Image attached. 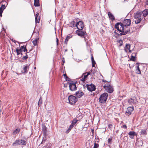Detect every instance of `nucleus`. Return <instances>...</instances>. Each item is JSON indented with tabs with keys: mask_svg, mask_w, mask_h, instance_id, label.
I'll return each mask as SVG.
<instances>
[{
	"mask_svg": "<svg viewBox=\"0 0 148 148\" xmlns=\"http://www.w3.org/2000/svg\"><path fill=\"white\" fill-rule=\"evenodd\" d=\"M141 11H138L134 14L135 22L136 24H138L140 23L143 17L141 14Z\"/></svg>",
	"mask_w": 148,
	"mask_h": 148,
	"instance_id": "1",
	"label": "nucleus"
},
{
	"mask_svg": "<svg viewBox=\"0 0 148 148\" xmlns=\"http://www.w3.org/2000/svg\"><path fill=\"white\" fill-rule=\"evenodd\" d=\"M108 94L106 92L102 94L99 98V101L101 103H105L107 99Z\"/></svg>",
	"mask_w": 148,
	"mask_h": 148,
	"instance_id": "2",
	"label": "nucleus"
},
{
	"mask_svg": "<svg viewBox=\"0 0 148 148\" xmlns=\"http://www.w3.org/2000/svg\"><path fill=\"white\" fill-rule=\"evenodd\" d=\"M26 144V141L23 140L19 139L16 140L12 144L13 146L20 145H25Z\"/></svg>",
	"mask_w": 148,
	"mask_h": 148,
	"instance_id": "3",
	"label": "nucleus"
},
{
	"mask_svg": "<svg viewBox=\"0 0 148 148\" xmlns=\"http://www.w3.org/2000/svg\"><path fill=\"white\" fill-rule=\"evenodd\" d=\"M68 99L69 103L71 105H74L77 101L76 97L73 95H70L69 96Z\"/></svg>",
	"mask_w": 148,
	"mask_h": 148,
	"instance_id": "4",
	"label": "nucleus"
},
{
	"mask_svg": "<svg viewBox=\"0 0 148 148\" xmlns=\"http://www.w3.org/2000/svg\"><path fill=\"white\" fill-rule=\"evenodd\" d=\"M103 87L108 92L111 93L113 91L112 86L109 84H105Z\"/></svg>",
	"mask_w": 148,
	"mask_h": 148,
	"instance_id": "5",
	"label": "nucleus"
},
{
	"mask_svg": "<svg viewBox=\"0 0 148 148\" xmlns=\"http://www.w3.org/2000/svg\"><path fill=\"white\" fill-rule=\"evenodd\" d=\"M86 87L87 88V89L89 91L92 92L95 90L96 88L95 86L93 84H91L90 85L86 84Z\"/></svg>",
	"mask_w": 148,
	"mask_h": 148,
	"instance_id": "6",
	"label": "nucleus"
},
{
	"mask_svg": "<svg viewBox=\"0 0 148 148\" xmlns=\"http://www.w3.org/2000/svg\"><path fill=\"white\" fill-rule=\"evenodd\" d=\"M76 26L79 30H82L84 28L83 23L82 21H79L76 23Z\"/></svg>",
	"mask_w": 148,
	"mask_h": 148,
	"instance_id": "7",
	"label": "nucleus"
},
{
	"mask_svg": "<svg viewBox=\"0 0 148 148\" xmlns=\"http://www.w3.org/2000/svg\"><path fill=\"white\" fill-rule=\"evenodd\" d=\"M81 30H77L76 31V33L79 36H80L82 37L83 36L85 40L86 41V38H85L86 35V32H84L82 31H80Z\"/></svg>",
	"mask_w": 148,
	"mask_h": 148,
	"instance_id": "8",
	"label": "nucleus"
},
{
	"mask_svg": "<svg viewBox=\"0 0 148 148\" xmlns=\"http://www.w3.org/2000/svg\"><path fill=\"white\" fill-rule=\"evenodd\" d=\"M29 65L25 64L23 66V70L21 72L23 73H26L28 72L29 68Z\"/></svg>",
	"mask_w": 148,
	"mask_h": 148,
	"instance_id": "9",
	"label": "nucleus"
},
{
	"mask_svg": "<svg viewBox=\"0 0 148 148\" xmlns=\"http://www.w3.org/2000/svg\"><path fill=\"white\" fill-rule=\"evenodd\" d=\"M69 87L70 90L72 91L75 90L77 89V87L75 83H69Z\"/></svg>",
	"mask_w": 148,
	"mask_h": 148,
	"instance_id": "10",
	"label": "nucleus"
},
{
	"mask_svg": "<svg viewBox=\"0 0 148 148\" xmlns=\"http://www.w3.org/2000/svg\"><path fill=\"white\" fill-rule=\"evenodd\" d=\"M133 110L134 107L133 106L128 107L127 108V110L126 111V113L129 116L131 114V112H132Z\"/></svg>",
	"mask_w": 148,
	"mask_h": 148,
	"instance_id": "11",
	"label": "nucleus"
},
{
	"mask_svg": "<svg viewBox=\"0 0 148 148\" xmlns=\"http://www.w3.org/2000/svg\"><path fill=\"white\" fill-rule=\"evenodd\" d=\"M131 21L130 19H126L124 20L123 21V23L124 25L126 26H130L131 24Z\"/></svg>",
	"mask_w": 148,
	"mask_h": 148,
	"instance_id": "12",
	"label": "nucleus"
},
{
	"mask_svg": "<svg viewBox=\"0 0 148 148\" xmlns=\"http://www.w3.org/2000/svg\"><path fill=\"white\" fill-rule=\"evenodd\" d=\"M86 73H84L82 76L80 77V80L82 82H84L87 79L88 76L86 75Z\"/></svg>",
	"mask_w": 148,
	"mask_h": 148,
	"instance_id": "13",
	"label": "nucleus"
},
{
	"mask_svg": "<svg viewBox=\"0 0 148 148\" xmlns=\"http://www.w3.org/2000/svg\"><path fill=\"white\" fill-rule=\"evenodd\" d=\"M128 134L130 136V137L132 139L134 138V136L137 135L136 133L134 131H130Z\"/></svg>",
	"mask_w": 148,
	"mask_h": 148,
	"instance_id": "14",
	"label": "nucleus"
},
{
	"mask_svg": "<svg viewBox=\"0 0 148 148\" xmlns=\"http://www.w3.org/2000/svg\"><path fill=\"white\" fill-rule=\"evenodd\" d=\"M75 94L77 97L79 98L83 95L84 93L82 92V90H79L76 92Z\"/></svg>",
	"mask_w": 148,
	"mask_h": 148,
	"instance_id": "15",
	"label": "nucleus"
},
{
	"mask_svg": "<svg viewBox=\"0 0 148 148\" xmlns=\"http://www.w3.org/2000/svg\"><path fill=\"white\" fill-rule=\"evenodd\" d=\"M108 14L109 18L111 19L112 21H113L115 20L114 16L110 12H108Z\"/></svg>",
	"mask_w": 148,
	"mask_h": 148,
	"instance_id": "16",
	"label": "nucleus"
},
{
	"mask_svg": "<svg viewBox=\"0 0 148 148\" xmlns=\"http://www.w3.org/2000/svg\"><path fill=\"white\" fill-rule=\"evenodd\" d=\"M141 14L142 15L143 17H145L148 15V10L145 9L143 12L141 11Z\"/></svg>",
	"mask_w": 148,
	"mask_h": 148,
	"instance_id": "17",
	"label": "nucleus"
},
{
	"mask_svg": "<svg viewBox=\"0 0 148 148\" xmlns=\"http://www.w3.org/2000/svg\"><path fill=\"white\" fill-rule=\"evenodd\" d=\"M129 32V29H125L124 30V31L123 32V33H120V34H118L119 36L121 35H125L127 33H128Z\"/></svg>",
	"mask_w": 148,
	"mask_h": 148,
	"instance_id": "18",
	"label": "nucleus"
},
{
	"mask_svg": "<svg viewBox=\"0 0 148 148\" xmlns=\"http://www.w3.org/2000/svg\"><path fill=\"white\" fill-rule=\"evenodd\" d=\"M136 54L135 53H132V55L131 56V59H130V60L133 61H135L136 60Z\"/></svg>",
	"mask_w": 148,
	"mask_h": 148,
	"instance_id": "19",
	"label": "nucleus"
},
{
	"mask_svg": "<svg viewBox=\"0 0 148 148\" xmlns=\"http://www.w3.org/2000/svg\"><path fill=\"white\" fill-rule=\"evenodd\" d=\"M130 44H126L125 46V48L124 50L125 51L127 52L128 51V50H130Z\"/></svg>",
	"mask_w": 148,
	"mask_h": 148,
	"instance_id": "20",
	"label": "nucleus"
},
{
	"mask_svg": "<svg viewBox=\"0 0 148 148\" xmlns=\"http://www.w3.org/2000/svg\"><path fill=\"white\" fill-rule=\"evenodd\" d=\"M139 64L138 63H137L136 64H137L138 65L136 66V72L138 74H140L141 73L140 69L139 67Z\"/></svg>",
	"mask_w": 148,
	"mask_h": 148,
	"instance_id": "21",
	"label": "nucleus"
},
{
	"mask_svg": "<svg viewBox=\"0 0 148 148\" xmlns=\"http://www.w3.org/2000/svg\"><path fill=\"white\" fill-rule=\"evenodd\" d=\"M128 102L130 104L132 105L135 103V101L134 99L131 98L130 99L128 100Z\"/></svg>",
	"mask_w": 148,
	"mask_h": 148,
	"instance_id": "22",
	"label": "nucleus"
},
{
	"mask_svg": "<svg viewBox=\"0 0 148 148\" xmlns=\"http://www.w3.org/2000/svg\"><path fill=\"white\" fill-rule=\"evenodd\" d=\"M34 5L35 7L39 6V0H34Z\"/></svg>",
	"mask_w": 148,
	"mask_h": 148,
	"instance_id": "23",
	"label": "nucleus"
},
{
	"mask_svg": "<svg viewBox=\"0 0 148 148\" xmlns=\"http://www.w3.org/2000/svg\"><path fill=\"white\" fill-rule=\"evenodd\" d=\"M39 14L38 13H37L35 15V23H39V21H40V19L39 18L38 19V20L37 17L38 16V15Z\"/></svg>",
	"mask_w": 148,
	"mask_h": 148,
	"instance_id": "24",
	"label": "nucleus"
},
{
	"mask_svg": "<svg viewBox=\"0 0 148 148\" xmlns=\"http://www.w3.org/2000/svg\"><path fill=\"white\" fill-rule=\"evenodd\" d=\"M52 145L50 143H48L45 146L43 147V148H51Z\"/></svg>",
	"mask_w": 148,
	"mask_h": 148,
	"instance_id": "25",
	"label": "nucleus"
},
{
	"mask_svg": "<svg viewBox=\"0 0 148 148\" xmlns=\"http://www.w3.org/2000/svg\"><path fill=\"white\" fill-rule=\"evenodd\" d=\"M119 24H120V23H116L115 25V27L117 29L118 31L121 32V29H120L119 27Z\"/></svg>",
	"mask_w": 148,
	"mask_h": 148,
	"instance_id": "26",
	"label": "nucleus"
},
{
	"mask_svg": "<svg viewBox=\"0 0 148 148\" xmlns=\"http://www.w3.org/2000/svg\"><path fill=\"white\" fill-rule=\"evenodd\" d=\"M5 8V5H2L1 7L0 8V13H2L3 10Z\"/></svg>",
	"mask_w": 148,
	"mask_h": 148,
	"instance_id": "27",
	"label": "nucleus"
},
{
	"mask_svg": "<svg viewBox=\"0 0 148 148\" xmlns=\"http://www.w3.org/2000/svg\"><path fill=\"white\" fill-rule=\"evenodd\" d=\"M77 121L78 120L76 118H74L72 121L71 124L74 126L75 124L76 123Z\"/></svg>",
	"mask_w": 148,
	"mask_h": 148,
	"instance_id": "28",
	"label": "nucleus"
},
{
	"mask_svg": "<svg viewBox=\"0 0 148 148\" xmlns=\"http://www.w3.org/2000/svg\"><path fill=\"white\" fill-rule=\"evenodd\" d=\"M20 131L19 129H16L13 132V135H16L17 133H18Z\"/></svg>",
	"mask_w": 148,
	"mask_h": 148,
	"instance_id": "29",
	"label": "nucleus"
},
{
	"mask_svg": "<svg viewBox=\"0 0 148 148\" xmlns=\"http://www.w3.org/2000/svg\"><path fill=\"white\" fill-rule=\"evenodd\" d=\"M74 126L71 124L70 126L68 129L66 131V133H68L71 129L74 127Z\"/></svg>",
	"mask_w": 148,
	"mask_h": 148,
	"instance_id": "30",
	"label": "nucleus"
},
{
	"mask_svg": "<svg viewBox=\"0 0 148 148\" xmlns=\"http://www.w3.org/2000/svg\"><path fill=\"white\" fill-rule=\"evenodd\" d=\"M70 25L71 27H76V22L74 21H72L71 22V23H70Z\"/></svg>",
	"mask_w": 148,
	"mask_h": 148,
	"instance_id": "31",
	"label": "nucleus"
},
{
	"mask_svg": "<svg viewBox=\"0 0 148 148\" xmlns=\"http://www.w3.org/2000/svg\"><path fill=\"white\" fill-rule=\"evenodd\" d=\"M141 134H147L146 130L145 129H143L140 132Z\"/></svg>",
	"mask_w": 148,
	"mask_h": 148,
	"instance_id": "32",
	"label": "nucleus"
},
{
	"mask_svg": "<svg viewBox=\"0 0 148 148\" xmlns=\"http://www.w3.org/2000/svg\"><path fill=\"white\" fill-rule=\"evenodd\" d=\"M126 26L125 25H124L123 27H122V28L121 29V33H123V32L124 31V30H125V29H126Z\"/></svg>",
	"mask_w": 148,
	"mask_h": 148,
	"instance_id": "33",
	"label": "nucleus"
},
{
	"mask_svg": "<svg viewBox=\"0 0 148 148\" xmlns=\"http://www.w3.org/2000/svg\"><path fill=\"white\" fill-rule=\"evenodd\" d=\"M42 99L41 97H40L39 99V100L38 101V105L39 106L41 105V104L42 103Z\"/></svg>",
	"mask_w": 148,
	"mask_h": 148,
	"instance_id": "34",
	"label": "nucleus"
},
{
	"mask_svg": "<svg viewBox=\"0 0 148 148\" xmlns=\"http://www.w3.org/2000/svg\"><path fill=\"white\" fill-rule=\"evenodd\" d=\"M47 139V137L43 136L41 144L45 143Z\"/></svg>",
	"mask_w": 148,
	"mask_h": 148,
	"instance_id": "35",
	"label": "nucleus"
},
{
	"mask_svg": "<svg viewBox=\"0 0 148 148\" xmlns=\"http://www.w3.org/2000/svg\"><path fill=\"white\" fill-rule=\"evenodd\" d=\"M38 40V39L36 38L32 42L34 45H36Z\"/></svg>",
	"mask_w": 148,
	"mask_h": 148,
	"instance_id": "36",
	"label": "nucleus"
},
{
	"mask_svg": "<svg viewBox=\"0 0 148 148\" xmlns=\"http://www.w3.org/2000/svg\"><path fill=\"white\" fill-rule=\"evenodd\" d=\"M42 132L47 131V127L45 125L42 127Z\"/></svg>",
	"mask_w": 148,
	"mask_h": 148,
	"instance_id": "37",
	"label": "nucleus"
},
{
	"mask_svg": "<svg viewBox=\"0 0 148 148\" xmlns=\"http://www.w3.org/2000/svg\"><path fill=\"white\" fill-rule=\"evenodd\" d=\"M28 58V56L26 54V55L25 56H23L22 58L23 60H26Z\"/></svg>",
	"mask_w": 148,
	"mask_h": 148,
	"instance_id": "38",
	"label": "nucleus"
},
{
	"mask_svg": "<svg viewBox=\"0 0 148 148\" xmlns=\"http://www.w3.org/2000/svg\"><path fill=\"white\" fill-rule=\"evenodd\" d=\"M14 51H16L17 55H19L20 54V53H21L20 52V51H18V48H16V50H15Z\"/></svg>",
	"mask_w": 148,
	"mask_h": 148,
	"instance_id": "39",
	"label": "nucleus"
},
{
	"mask_svg": "<svg viewBox=\"0 0 148 148\" xmlns=\"http://www.w3.org/2000/svg\"><path fill=\"white\" fill-rule=\"evenodd\" d=\"M99 147V145L97 143H95L93 148H97Z\"/></svg>",
	"mask_w": 148,
	"mask_h": 148,
	"instance_id": "40",
	"label": "nucleus"
},
{
	"mask_svg": "<svg viewBox=\"0 0 148 148\" xmlns=\"http://www.w3.org/2000/svg\"><path fill=\"white\" fill-rule=\"evenodd\" d=\"M43 136L47 137V131L43 132Z\"/></svg>",
	"mask_w": 148,
	"mask_h": 148,
	"instance_id": "41",
	"label": "nucleus"
},
{
	"mask_svg": "<svg viewBox=\"0 0 148 148\" xmlns=\"http://www.w3.org/2000/svg\"><path fill=\"white\" fill-rule=\"evenodd\" d=\"M120 23V24H119V27H120V29H121L122 28V27H123V25H124V24L122 23Z\"/></svg>",
	"mask_w": 148,
	"mask_h": 148,
	"instance_id": "42",
	"label": "nucleus"
},
{
	"mask_svg": "<svg viewBox=\"0 0 148 148\" xmlns=\"http://www.w3.org/2000/svg\"><path fill=\"white\" fill-rule=\"evenodd\" d=\"M92 67H94L95 66V64H96L95 62V60L92 61Z\"/></svg>",
	"mask_w": 148,
	"mask_h": 148,
	"instance_id": "43",
	"label": "nucleus"
},
{
	"mask_svg": "<svg viewBox=\"0 0 148 148\" xmlns=\"http://www.w3.org/2000/svg\"><path fill=\"white\" fill-rule=\"evenodd\" d=\"M23 51L24 52H26V54H27L28 52H27V50L26 49V46H25V48L23 49Z\"/></svg>",
	"mask_w": 148,
	"mask_h": 148,
	"instance_id": "44",
	"label": "nucleus"
},
{
	"mask_svg": "<svg viewBox=\"0 0 148 148\" xmlns=\"http://www.w3.org/2000/svg\"><path fill=\"white\" fill-rule=\"evenodd\" d=\"M112 140V138H109L108 139V144L110 143V142H111V141Z\"/></svg>",
	"mask_w": 148,
	"mask_h": 148,
	"instance_id": "45",
	"label": "nucleus"
},
{
	"mask_svg": "<svg viewBox=\"0 0 148 148\" xmlns=\"http://www.w3.org/2000/svg\"><path fill=\"white\" fill-rule=\"evenodd\" d=\"M63 76H64V78L65 79H67L68 78V77H67V76L66 75V74H64L63 75Z\"/></svg>",
	"mask_w": 148,
	"mask_h": 148,
	"instance_id": "46",
	"label": "nucleus"
},
{
	"mask_svg": "<svg viewBox=\"0 0 148 148\" xmlns=\"http://www.w3.org/2000/svg\"><path fill=\"white\" fill-rule=\"evenodd\" d=\"M108 126L109 128L110 129H111L112 127V125L111 124H109Z\"/></svg>",
	"mask_w": 148,
	"mask_h": 148,
	"instance_id": "47",
	"label": "nucleus"
},
{
	"mask_svg": "<svg viewBox=\"0 0 148 148\" xmlns=\"http://www.w3.org/2000/svg\"><path fill=\"white\" fill-rule=\"evenodd\" d=\"M122 127H123L124 128L126 129L127 128V126L125 125H123Z\"/></svg>",
	"mask_w": 148,
	"mask_h": 148,
	"instance_id": "48",
	"label": "nucleus"
},
{
	"mask_svg": "<svg viewBox=\"0 0 148 148\" xmlns=\"http://www.w3.org/2000/svg\"><path fill=\"white\" fill-rule=\"evenodd\" d=\"M56 43H57V45H58V38H56Z\"/></svg>",
	"mask_w": 148,
	"mask_h": 148,
	"instance_id": "49",
	"label": "nucleus"
},
{
	"mask_svg": "<svg viewBox=\"0 0 148 148\" xmlns=\"http://www.w3.org/2000/svg\"><path fill=\"white\" fill-rule=\"evenodd\" d=\"M25 46H24V45H23L21 47H20V49H23L25 48Z\"/></svg>",
	"mask_w": 148,
	"mask_h": 148,
	"instance_id": "50",
	"label": "nucleus"
},
{
	"mask_svg": "<svg viewBox=\"0 0 148 148\" xmlns=\"http://www.w3.org/2000/svg\"><path fill=\"white\" fill-rule=\"evenodd\" d=\"M18 50L20 53H21L23 49L20 48L19 49H18Z\"/></svg>",
	"mask_w": 148,
	"mask_h": 148,
	"instance_id": "51",
	"label": "nucleus"
},
{
	"mask_svg": "<svg viewBox=\"0 0 148 148\" xmlns=\"http://www.w3.org/2000/svg\"><path fill=\"white\" fill-rule=\"evenodd\" d=\"M67 79H65L66 81H70V78H68V77Z\"/></svg>",
	"mask_w": 148,
	"mask_h": 148,
	"instance_id": "52",
	"label": "nucleus"
},
{
	"mask_svg": "<svg viewBox=\"0 0 148 148\" xmlns=\"http://www.w3.org/2000/svg\"><path fill=\"white\" fill-rule=\"evenodd\" d=\"M67 37H68V38L69 39H70V38H71L72 36H68Z\"/></svg>",
	"mask_w": 148,
	"mask_h": 148,
	"instance_id": "53",
	"label": "nucleus"
},
{
	"mask_svg": "<svg viewBox=\"0 0 148 148\" xmlns=\"http://www.w3.org/2000/svg\"><path fill=\"white\" fill-rule=\"evenodd\" d=\"M91 59L92 61L94 60V59L93 57V56L92 57Z\"/></svg>",
	"mask_w": 148,
	"mask_h": 148,
	"instance_id": "54",
	"label": "nucleus"
},
{
	"mask_svg": "<svg viewBox=\"0 0 148 148\" xmlns=\"http://www.w3.org/2000/svg\"><path fill=\"white\" fill-rule=\"evenodd\" d=\"M68 41H67V40H66V39L65 40V43L66 44L67 43V42H68Z\"/></svg>",
	"mask_w": 148,
	"mask_h": 148,
	"instance_id": "55",
	"label": "nucleus"
},
{
	"mask_svg": "<svg viewBox=\"0 0 148 148\" xmlns=\"http://www.w3.org/2000/svg\"><path fill=\"white\" fill-rule=\"evenodd\" d=\"M87 74H86L88 76L90 74V72H88L87 73Z\"/></svg>",
	"mask_w": 148,
	"mask_h": 148,
	"instance_id": "56",
	"label": "nucleus"
},
{
	"mask_svg": "<svg viewBox=\"0 0 148 148\" xmlns=\"http://www.w3.org/2000/svg\"><path fill=\"white\" fill-rule=\"evenodd\" d=\"M146 4L147 5H148V0H147L146 2Z\"/></svg>",
	"mask_w": 148,
	"mask_h": 148,
	"instance_id": "57",
	"label": "nucleus"
},
{
	"mask_svg": "<svg viewBox=\"0 0 148 148\" xmlns=\"http://www.w3.org/2000/svg\"><path fill=\"white\" fill-rule=\"evenodd\" d=\"M68 37H66V40H67V41H68V40H69V39L68 38Z\"/></svg>",
	"mask_w": 148,
	"mask_h": 148,
	"instance_id": "58",
	"label": "nucleus"
},
{
	"mask_svg": "<svg viewBox=\"0 0 148 148\" xmlns=\"http://www.w3.org/2000/svg\"><path fill=\"white\" fill-rule=\"evenodd\" d=\"M129 50V53H131V51H131V50H130H130Z\"/></svg>",
	"mask_w": 148,
	"mask_h": 148,
	"instance_id": "59",
	"label": "nucleus"
},
{
	"mask_svg": "<svg viewBox=\"0 0 148 148\" xmlns=\"http://www.w3.org/2000/svg\"><path fill=\"white\" fill-rule=\"evenodd\" d=\"M62 61L63 62V63H64V62H65L64 60V59L63 58V60L62 59Z\"/></svg>",
	"mask_w": 148,
	"mask_h": 148,
	"instance_id": "60",
	"label": "nucleus"
},
{
	"mask_svg": "<svg viewBox=\"0 0 148 148\" xmlns=\"http://www.w3.org/2000/svg\"><path fill=\"white\" fill-rule=\"evenodd\" d=\"M2 13H0V16H2Z\"/></svg>",
	"mask_w": 148,
	"mask_h": 148,
	"instance_id": "61",
	"label": "nucleus"
},
{
	"mask_svg": "<svg viewBox=\"0 0 148 148\" xmlns=\"http://www.w3.org/2000/svg\"><path fill=\"white\" fill-rule=\"evenodd\" d=\"M12 41L13 42H15L16 41H15V40H12Z\"/></svg>",
	"mask_w": 148,
	"mask_h": 148,
	"instance_id": "62",
	"label": "nucleus"
},
{
	"mask_svg": "<svg viewBox=\"0 0 148 148\" xmlns=\"http://www.w3.org/2000/svg\"><path fill=\"white\" fill-rule=\"evenodd\" d=\"M94 130H92V132H94Z\"/></svg>",
	"mask_w": 148,
	"mask_h": 148,
	"instance_id": "63",
	"label": "nucleus"
},
{
	"mask_svg": "<svg viewBox=\"0 0 148 148\" xmlns=\"http://www.w3.org/2000/svg\"><path fill=\"white\" fill-rule=\"evenodd\" d=\"M34 69H36V67H34Z\"/></svg>",
	"mask_w": 148,
	"mask_h": 148,
	"instance_id": "64",
	"label": "nucleus"
}]
</instances>
